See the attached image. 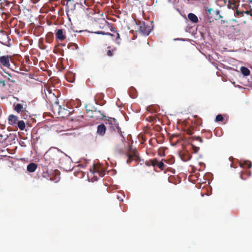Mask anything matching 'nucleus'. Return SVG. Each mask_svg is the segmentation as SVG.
I'll return each mask as SVG.
<instances>
[{
    "mask_svg": "<svg viewBox=\"0 0 252 252\" xmlns=\"http://www.w3.org/2000/svg\"><path fill=\"white\" fill-rule=\"evenodd\" d=\"M59 155L58 148H50L46 152L44 158L47 163L51 164L59 159Z\"/></svg>",
    "mask_w": 252,
    "mask_h": 252,
    "instance_id": "1",
    "label": "nucleus"
},
{
    "mask_svg": "<svg viewBox=\"0 0 252 252\" xmlns=\"http://www.w3.org/2000/svg\"><path fill=\"white\" fill-rule=\"evenodd\" d=\"M139 31L144 35H148L152 30L151 27L143 21L138 22Z\"/></svg>",
    "mask_w": 252,
    "mask_h": 252,
    "instance_id": "2",
    "label": "nucleus"
},
{
    "mask_svg": "<svg viewBox=\"0 0 252 252\" xmlns=\"http://www.w3.org/2000/svg\"><path fill=\"white\" fill-rule=\"evenodd\" d=\"M56 107H58L57 110L58 115L62 118L70 117L74 112V111L70 112L67 109H66L64 107H62L60 105H55L54 106V109H55Z\"/></svg>",
    "mask_w": 252,
    "mask_h": 252,
    "instance_id": "3",
    "label": "nucleus"
},
{
    "mask_svg": "<svg viewBox=\"0 0 252 252\" xmlns=\"http://www.w3.org/2000/svg\"><path fill=\"white\" fill-rule=\"evenodd\" d=\"M89 112H91L92 114V115L90 116V117L92 118H94L97 120H102L105 117V116L104 115V112L100 110H94L93 111L87 110V114H89Z\"/></svg>",
    "mask_w": 252,
    "mask_h": 252,
    "instance_id": "4",
    "label": "nucleus"
},
{
    "mask_svg": "<svg viewBox=\"0 0 252 252\" xmlns=\"http://www.w3.org/2000/svg\"><path fill=\"white\" fill-rule=\"evenodd\" d=\"M126 155L128 157L126 162L128 164L130 163L133 159H136L138 158L137 150L136 149H132L131 147H129Z\"/></svg>",
    "mask_w": 252,
    "mask_h": 252,
    "instance_id": "5",
    "label": "nucleus"
},
{
    "mask_svg": "<svg viewBox=\"0 0 252 252\" xmlns=\"http://www.w3.org/2000/svg\"><path fill=\"white\" fill-rule=\"evenodd\" d=\"M106 125H108L110 128L113 130L116 128L120 129L119 127V124L117 120L114 118H108L107 121L105 122Z\"/></svg>",
    "mask_w": 252,
    "mask_h": 252,
    "instance_id": "6",
    "label": "nucleus"
},
{
    "mask_svg": "<svg viewBox=\"0 0 252 252\" xmlns=\"http://www.w3.org/2000/svg\"><path fill=\"white\" fill-rule=\"evenodd\" d=\"M14 110L18 113L21 112V115L25 119H26V118L24 117L25 115H26L27 117L28 116V115L26 114L28 111H26V108H24L22 105L20 103L16 104L15 106Z\"/></svg>",
    "mask_w": 252,
    "mask_h": 252,
    "instance_id": "7",
    "label": "nucleus"
},
{
    "mask_svg": "<svg viewBox=\"0 0 252 252\" xmlns=\"http://www.w3.org/2000/svg\"><path fill=\"white\" fill-rule=\"evenodd\" d=\"M10 56H3L0 57V63L4 66L9 67L10 66Z\"/></svg>",
    "mask_w": 252,
    "mask_h": 252,
    "instance_id": "8",
    "label": "nucleus"
},
{
    "mask_svg": "<svg viewBox=\"0 0 252 252\" xmlns=\"http://www.w3.org/2000/svg\"><path fill=\"white\" fill-rule=\"evenodd\" d=\"M56 37L57 40L60 41H63L66 38L65 34L63 29H58L56 30Z\"/></svg>",
    "mask_w": 252,
    "mask_h": 252,
    "instance_id": "9",
    "label": "nucleus"
},
{
    "mask_svg": "<svg viewBox=\"0 0 252 252\" xmlns=\"http://www.w3.org/2000/svg\"><path fill=\"white\" fill-rule=\"evenodd\" d=\"M8 124L14 126H16V124L19 121L18 117L13 114L10 115L8 117Z\"/></svg>",
    "mask_w": 252,
    "mask_h": 252,
    "instance_id": "10",
    "label": "nucleus"
},
{
    "mask_svg": "<svg viewBox=\"0 0 252 252\" xmlns=\"http://www.w3.org/2000/svg\"><path fill=\"white\" fill-rule=\"evenodd\" d=\"M106 127L105 125L101 124L97 126L96 133L100 136H103L106 132Z\"/></svg>",
    "mask_w": 252,
    "mask_h": 252,
    "instance_id": "11",
    "label": "nucleus"
},
{
    "mask_svg": "<svg viewBox=\"0 0 252 252\" xmlns=\"http://www.w3.org/2000/svg\"><path fill=\"white\" fill-rule=\"evenodd\" d=\"M76 3H77L75 2L74 0H67L66 6L71 10H74Z\"/></svg>",
    "mask_w": 252,
    "mask_h": 252,
    "instance_id": "12",
    "label": "nucleus"
},
{
    "mask_svg": "<svg viewBox=\"0 0 252 252\" xmlns=\"http://www.w3.org/2000/svg\"><path fill=\"white\" fill-rule=\"evenodd\" d=\"M251 172L250 171H243L241 172L240 178L242 180H246L247 177L251 176Z\"/></svg>",
    "mask_w": 252,
    "mask_h": 252,
    "instance_id": "13",
    "label": "nucleus"
},
{
    "mask_svg": "<svg viewBox=\"0 0 252 252\" xmlns=\"http://www.w3.org/2000/svg\"><path fill=\"white\" fill-rule=\"evenodd\" d=\"M181 159L184 161H187L190 159L191 156L188 152H185L180 155Z\"/></svg>",
    "mask_w": 252,
    "mask_h": 252,
    "instance_id": "14",
    "label": "nucleus"
},
{
    "mask_svg": "<svg viewBox=\"0 0 252 252\" xmlns=\"http://www.w3.org/2000/svg\"><path fill=\"white\" fill-rule=\"evenodd\" d=\"M37 164L34 163H31L28 165L27 169L30 172H33L35 171L37 168Z\"/></svg>",
    "mask_w": 252,
    "mask_h": 252,
    "instance_id": "15",
    "label": "nucleus"
},
{
    "mask_svg": "<svg viewBox=\"0 0 252 252\" xmlns=\"http://www.w3.org/2000/svg\"><path fill=\"white\" fill-rule=\"evenodd\" d=\"M240 166L243 168H250L252 167V163L249 160H245L243 162H240Z\"/></svg>",
    "mask_w": 252,
    "mask_h": 252,
    "instance_id": "16",
    "label": "nucleus"
},
{
    "mask_svg": "<svg viewBox=\"0 0 252 252\" xmlns=\"http://www.w3.org/2000/svg\"><path fill=\"white\" fill-rule=\"evenodd\" d=\"M189 19L194 23H196L198 21V19L196 15L194 14L190 13L188 15Z\"/></svg>",
    "mask_w": 252,
    "mask_h": 252,
    "instance_id": "17",
    "label": "nucleus"
},
{
    "mask_svg": "<svg viewBox=\"0 0 252 252\" xmlns=\"http://www.w3.org/2000/svg\"><path fill=\"white\" fill-rule=\"evenodd\" d=\"M129 95L132 98H134L137 97V94L136 90L133 87H131L129 90Z\"/></svg>",
    "mask_w": 252,
    "mask_h": 252,
    "instance_id": "18",
    "label": "nucleus"
},
{
    "mask_svg": "<svg viewBox=\"0 0 252 252\" xmlns=\"http://www.w3.org/2000/svg\"><path fill=\"white\" fill-rule=\"evenodd\" d=\"M107 51L106 52V54L109 57H112L116 50L115 48H112L111 46H108L107 47Z\"/></svg>",
    "mask_w": 252,
    "mask_h": 252,
    "instance_id": "19",
    "label": "nucleus"
},
{
    "mask_svg": "<svg viewBox=\"0 0 252 252\" xmlns=\"http://www.w3.org/2000/svg\"><path fill=\"white\" fill-rule=\"evenodd\" d=\"M18 126L21 130H23L26 127L25 123L23 121H19L16 124V126Z\"/></svg>",
    "mask_w": 252,
    "mask_h": 252,
    "instance_id": "20",
    "label": "nucleus"
},
{
    "mask_svg": "<svg viewBox=\"0 0 252 252\" xmlns=\"http://www.w3.org/2000/svg\"><path fill=\"white\" fill-rule=\"evenodd\" d=\"M241 71L244 76H248L250 73L249 69L245 66H242L241 67Z\"/></svg>",
    "mask_w": 252,
    "mask_h": 252,
    "instance_id": "21",
    "label": "nucleus"
},
{
    "mask_svg": "<svg viewBox=\"0 0 252 252\" xmlns=\"http://www.w3.org/2000/svg\"><path fill=\"white\" fill-rule=\"evenodd\" d=\"M53 34L52 32H49L48 33L46 37V42L48 43H51L53 41Z\"/></svg>",
    "mask_w": 252,
    "mask_h": 252,
    "instance_id": "22",
    "label": "nucleus"
},
{
    "mask_svg": "<svg viewBox=\"0 0 252 252\" xmlns=\"http://www.w3.org/2000/svg\"><path fill=\"white\" fill-rule=\"evenodd\" d=\"M103 22H104V25L105 26H106L108 28H109L110 29L111 32H117V31H116L115 28L113 27L112 26H111V25L109 23L106 22V21L104 20Z\"/></svg>",
    "mask_w": 252,
    "mask_h": 252,
    "instance_id": "23",
    "label": "nucleus"
},
{
    "mask_svg": "<svg viewBox=\"0 0 252 252\" xmlns=\"http://www.w3.org/2000/svg\"><path fill=\"white\" fill-rule=\"evenodd\" d=\"M194 119H195V120H194V123L196 125L200 126L202 124V120L200 118H199L197 116H195Z\"/></svg>",
    "mask_w": 252,
    "mask_h": 252,
    "instance_id": "24",
    "label": "nucleus"
},
{
    "mask_svg": "<svg viewBox=\"0 0 252 252\" xmlns=\"http://www.w3.org/2000/svg\"><path fill=\"white\" fill-rule=\"evenodd\" d=\"M148 163L149 165H152L153 166H155L156 165H157L158 161L156 158H154L149 160L148 161Z\"/></svg>",
    "mask_w": 252,
    "mask_h": 252,
    "instance_id": "25",
    "label": "nucleus"
},
{
    "mask_svg": "<svg viewBox=\"0 0 252 252\" xmlns=\"http://www.w3.org/2000/svg\"><path fill=\"white\" fill-rule=\"evenodd\" d=\"M95 33H97V34H103V35H110V36H113V34L111 33H109V32H105L103 31H98V32H94Z\"/></svg>",
    "mask_w": 252,
    "mask_h": 252,
    "instance_id": "26",
    "label": "nucleus"
},
{
    "mask_svg": "<svg viewBox=\"0 0 252 252\" xmlns=\"http://www.w3.org/2000/svg\"><path fill=\"white\" fill-rule=\"evenodd\" d=\"M204 131V132H205L206 133V136L207 138H210L212 136V132L210 130H203Z\"/></svg>",
    "mask_w": 252,
    "mask_h": 252,
    "instance_id": "27",
    "label": "nucleus"
},
{
    "mask_svg": "<svg viewBox=\"0 0 252 252\" xmlns=\"http://www.w3.org/2000/svg\"><path fill=\"white\" fill-rule=\"evenodd\" d=\"M157 166H158V167L159 169H160L161 170H163V169L164 168L165 165L162 161H160V162L158 161Z\"/></svg>",
    "mask_w": 252,
    "mask_h": 252,
    "instance_id": "28",
    "label": "nucleus"
},
{
    "mask_svg": "<svg viewBox=\"0 0 252 252\" xmlns=\"http://www.w3.org/2000/svg\"><path fill=\"white\" fill-rule=\"evenodd\" d=\"M223 120V118L222 116L220 114H219L216 116L215 121L216 122H220V121H222Z\"/></svg>",
    "mask_w": 252,
    "mask_h": 252,
    "instance_id": "29",
    "label": "nucleus"
},
{
    "mask_svg": "<svg viewBox=\"0 0 252 252\" xmlns=\"http://www.w3.org/2000/svg\"><path fill=\"white\" fill-rule=\"evenodd\" d=\"M192 138L194 140L199 141L200 143H202L203 142V139L200 136H194L192 137Z\"/></svg>",
    "mask_w": 252,
    "mask_h": 252,
    "instance_id": "30",
    "label": "nucleus"
},
{
    "mask_svg": "<svg viewBox=\"0 0 252 252\" xmlns=\"http://www.w3.org/2000/svg\"><path fill=\"white\" fill-rule=\"evenodd\" d=\"M236 14L237 16L239 17H243L244 16V11H241L237 9L236 11Z\"/></svg>",
    "mask_w": 252,
    "mask_h": 252,
    "instance_id": "31",
    "label": "nucleus"
},
{
    "mask_svg": "<svg viewBox=\"0 0 252 252\" xmlns=\"http://www.w3.org/2000/svg\"><path fill=\"white\" fill-rule=\"evenodd\" d=\"M192 150L194 153H197L199 150V148L198 147H196L194 145H192Z\"/></svg>",
    "mask_w": 252,
    "mask_h": 252,
    "instance_id": "32",
    "label": "nucleus"
},
{
    "mask_svg": "<svg viewBox=\"0 0 252 252\" xmlns=\"http://www.w3.org/2000/svg\"><path fill=\"white\" fill-rule=\"evenodd\" d=\"M186 132L189 135H192L193 133V130L190 128H188L186 130Z\"/></svg>",
    "mask_w": 252,
    "mask_h": 252,
    "instance_id": "33",
    "label": "nucleus"
},
{
    "mask_svg": "<svg viewBox=\"0 0 252 252\" xmlns=\"http://www.w3.org/2000/svg\"><path fill=\"white\" fill-rule=\"evenodd\" d=\"M70 47H72V49H77L78 46L75 43H72L70 45Z\"/></svg>",
    "mask_w": 252,
    "mask_h": 252,
    "instance_id": "34",
    "label": "nucleus"
},
{
    "mask_svg": "<svg viewBox=\"0 0 252 252\" xmlns=\"http://www.w3.org/2000/svg\"><path fill=\"white\" fill-rule=\"evenodd\" d=\"M149 118L150 119V122H153L154 120H156V119L154 118V117H149Z\"/></svg>",
    "mask_w": 252,
    "mask_h": 252,
    "instance_id": "35",
    "label": "nucleus"
},
{
    "mask_svg": "<svg viewBox=\"0 0 252 252\" xmlns=\"http://www.w3.org/2000/svg\"><path fill=\"white\" fill-rule=\"evenodd\" d=\"M99 175L101 177H103L104 175V172H101L99 173Z\"/></svg>",
    "mask_w": 252,
    "mask_h": 252,
    "instance_id": "36",
    "label": "nucleus"
},
{
    "mask_svg": "<svg viewBox=\"0 0 252 252\" xmlns=\"http://www.w3.org/2000/svg\"><path fill=\"white\" fill-rule=\"evenodd\" d=\"M120 38V34L119 33H117V37H116V39H119Z\"/></svg>",
    "mask_w": 252,
    "mask_h": 252,
    "instance_id": "37",
    "label": "nucleus"
},
{
    "mask_svg": "<svg viewBox=\"0 0 252 252\" xmlns=\"http://www.w3.org/2000/svg\"><path fill=\"white\" fill-rule=\"evenodd\" d=\"M120 136L122 137V139H121V140H123V139H125V137H124L122 133L121 132V135H120Z\"/></svg>",
    "mask_w": 252,
    "mask_h": 252,
    "instance_id": "38",
    "label": "nucleus"
},
{
    "mask_svg": "<svg viewBox=\"0 0 252 252\" xmlns=\"http://www.w3.org/2000/svg\"><path fill=\"white\" fill-rule=\"evenodd\" d=\"M89 115V116H90V115H92V114L91 113V112H89V114H88Z\"/></svg>",
    "mask_w": 252,
    "mask_h": 252,
    "instance_id": "39",
    "label": "nucleus"
},
{
    "mask_svg": "<svg viewBox=\"0 0 252 252\" xmlns=\"http://www.w3.org/2000/svg\"><path fill=\"white\" fill-rule=\"evenodd\" d=\"M117 198H118V199H119L120 197L118 195H117Z\"/></svg>",
    "mask_w": 252,
    "mask_h": 252,
    "instance_id": "40",
    "label": "nucleus"
},
{
    "mask_svg": "<svg viewBox=\"0 0 252 252\" xmlns=\"http://www.w3.org/2000/svg\"><path fill=\"white\" fill-rule=\"evenodd\" d=\"M73 118H74L73 117H71V118H70L71 120H73Z\"/></svg>",
    "mask_w": 252,
    "mask_h": 252,
    "instance_id": "41",
    "label": "nucleus"
},
{
    "mask_svg": "<svg viewBox=\"0 0 252 252\" xmlns=\"http://www.w3.org/2000/svg\"><path fill=\"white\" fill-rule=\"evenodd\" d=\"M211 9L209 10V13H210V12H211Z\"/></svg>",
    "mask_w": 252,
    "mask_h": 252,
    "instance_id": "42",
    "label": "nucleus"
},
{
    "mask_svg": "<svg viewBox=\"0 0 252 252\" xmlns=\"http://www.w3.org/2000/svg\"><path fill=\"white\" fill-rule=\"evenodd\" d=\"M2 83H3V85H5V84H4V81H3V82H2Z\"/></svg>",
    "mask_w": 252,
    "mask_h": 252,
    "instance_id": "43",
    "label": "nucleus"
},
{
    "mask_svg": "<svg viewBox=\"0 0 252 252\" xmlns=\"http://www.w3.org/2000/svg\"><path fill=\"white\" fill-rule=\"evenodd\" d=\"M94 172H96V169H94Z\"/></svg>",
    "mask_w": 252,
    "mask_h": 252,
    "instance_id": "44",
    "label": "nucleus"
},
{
    "mask_svg": "<svg viewBox=\"0 0 252 252\" xmlns=\"http://www.w3.org/2000/svg\"><path fill=\"white\" fill-rule=\"evenodd\" d=\"M249 1L252 2V0H249Z\"/></svg>",
    "mask_w": 252,
    "mask_h": 252,
    "instance_id": "45",
    "label": "nucleus"
}]
</instances>
